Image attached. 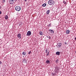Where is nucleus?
Here are the masks:
<instances>
[{
    "label": "nucleus",
    "mask_w": 76,
    "mask_h": 76,
    "mask_svg": "<svg viewBox=\"0 0 76 76\" xmlns=\"http://www.w3.org/2000/svg\"><path fill=\"white\" fill-rule=\"evenodd\" d=\"M31 35V32L30 31H28L27 34L26 36H30Z\"/></svg>",
    "instance_id": "7ed1b4c3"
},
{
    "label": "nucleus",
    "mask_w": 76,
    "mask_h": 76,
    "mask_svg": "<svg viewBox=\"0 0 76 76\" xmlns=\"http://www.w3.org/2000/svg\"><path fill=\"white\" fill-rule=\"evenodd\" d=\"M48 51V50L47 49H46L45 50V52L46 53H47V51Z\"/></svg>",
    "instance_id": "a211bd4d"
},
{
    "label": "nucleus",
    "mask_w": 76,
    "mask_h": 76,
    "mask_svg": "<svg viewBox=\"0 0 76 76\" xmlns=\"http://www.w3.org/2000/svg\"><path fill=\"white\" fill-rule=\"evenodd\" d=\"M5 19H8V16L7 15H6L5 16Z\"/></svg>",
    "instance_id": "ddd939ff"
},
{
    "label": "nucleus",
    "mask_w": 76,
    "mask_h": 76,
    "mask_svg": "<svg viewBox=\"0 0 76 76\" xmlns=\"http://www.w3.org/2000/svg\"><path fill=\"white\" fill-rule=\"evenodd\" d=\"M9 3L11 4H13V3L14 2V1L13 0H9Z\"/></svg>",
    "instance_id": "20e7f679"
},
{
    "label": "nucleus",
    "mask_w": 76,
    "mask_h": 76,
    "mask_svg": "<svg viewBox=\"0 0 76 76\" xmlns=\"http://www.w3.org/2000/svg\"><path fill=\"white\" fill-rule=\"evenodd\" d=\"M49 39H51V37L50 36H49Z\"/></svg>",
    "instance_id": "a878e982"
},
{
    "label": "nucleus",
    "mask_w": 76,
    "mask_h": 76,
    "mask_svg": "<svg viewBox=\"0 0 76 76\" xmlns=\"http://www.w3.org/2000/svg\"><path fill=\"white\" fill-rule=\"evenodd\" d=\"M39 34L40 35H43V33H42V31H40L39 32Z\"/></svg>",
    "instance_id": "f8f14e48"
},
{
    "label": "nucleus",
    "mask_w": 76,
    "mask_h": 76,
    "mask_svg": "<svg viewBox=\"0 0 76 76\" xmlns=\"http://www.w3.org/2000/svg\"><path fill=\"white\" fill-rule=\"evenodd\" d=\"M2 1L3 3H4L5 1V0H3Z\"/></svg>",
    "instance_id": "5701e85b"
},
{
    "label": "nucleus",
    "mask_w": 76,
    "mask_h": 76,
    "mask_svg": "<svg viewBox=\"0 0 76 76\" xmlns=\"http://www.w3.org/2000/svg\"><path fill=\"white\" fill-rule=\"evenodd\" d=\"M46 63L47 64H49V63H50V60H47L46 61Z\"/></svg>",
    "instance_id": "0eeeda50"
},
{
    "label": "nucleus",
    "mask_w": 76,
    "mask_h": 76,
    "mask_svg": "<svg viewBox=\"0 0 76 76\" xmlns=\"http://www.w3.org/2000/svg\"><path fill=\"white\" fill-rule=\"evenodd\" d=\"M70 31H69V30H66V33L67 34H69V33H70Z\"/></svg>",
    "instance_id": "9d476101"
},
{
    "label": "nucleus",
    "mask_w": 76,
    "mask_h": 76,
    "mask_svg": "<svg viewBox=\"0 0 76 76\" xmlns=\"http://www.w3.org/2000/svg\"><path fill=\"white\" fill-rule=\"evenodd\" d=\"M48 27H50H50H51V24H49L48 25Z\"/></svg>",
    "instance_id": "6ab92c4d"
},
{
    "label": "nucleus",
    "mask_w": 76,
    "mask_h": 76,
    "mask_svg": "<svg viewBox=\"0 0 76 76\" xmlns=\"http://www.w3.org/2000/svg\"><path fill=\"white\" fill-rule=\"evenodd\" d=\"M27 1V0H24V1L26 2Z\"/></svg>",
    "instance_id": "c756f323"
},
{
    "label": "nucleus",
    "mask_w": 76,
    "mask_h": 76,
    "mask_svg": "<svg viewBox=\"0 0 76 76\" xmlns=\"http://www.w3.org/2000/svg\"><path fill=\"white\" fill-rule=\"evenodd\" d=\"M47 38H49V37H48V36H47Z\"/></svg>",
    "instance_id": "7c9ffc66"
},
{
    "label": "nucleus",
    "mask_w": 76,
    "mask_h": 76,
    "mask_svg": "<svg viewBox=\"0 0 76 76\" xmlns=\"http://www.w3.org/2000/svg\"><path fill=\"white\" fill-rule=\"evenodd\" d=\"M15 9L17 11H18V12H19V11H20V10H21V8L20 7L18 6L15 7Z\"/></svg>",
    "instance_id": "f03ea898"
},
{
    "label": "nucleus",
    "mask_w": 76,
    "mask_h": 76,
    "mask_svg": "<svg viewBox=\"0 0 76 76\" xmlns=\"http://www.w3.org/2000/svg\"><path fill=\"white\" fill-rule=\"evenodd\" d=\"M31 51H30L28 52V54H31Z\"/></svg>",
    "instance_id": "412c9836"
},
{
    "label": "nucleus",
    "mask_w": 76,
    "mask_h": 76,
    "mask_svg": "<svg viewBox=\"0 0 76 76\" xmlns=\"http://www.w3.org/2000/svg\"><path fill=\"white\" fill-rule=\"evenodd\" d=\"M58 59H57L56 60V63H58Z\"/></svg>",
    "instance_id": "4be33fe9"
},
{
    "label": "nucleus",
    "mask_w": 76,
    "mask_h": 76,
    "mask_svg": "<svg viewBox=\"0 0 76 76\" xmlns=\"http://www.w3.org/2000/svg\"><path fill=\"white\" fill-rule=\"evenodd\" d=\"M49 54H50V53H49V52L48 51V52L47 53L46 56H49Z\"/></svg>",
    "instance_id": "f3484780"
},
{
    "label": "nucleus",
    "mask_w": 76,
    "mask_h": 76,
    "mask_svg": "<svg viewBox=\"0 0 76 76\" xmlns=\"http://www.w3.org/2000/svg\"><path fill=\"white\" fill-rule=\"evenodd\" d=\"M62 45V44L61 43H59L58 44V46H59V47H61V45Z\"/></svg>",
    "instance_id": "1a4fd4ad"
},
{
    "label": "nucleus",
    "mask_w": 76,
    "mask_h": 76,
    "mask_svg": "<svg viewBox=\"0 0 76 76\" xmlns=\"http://www.w3.org/2000/svg\"><path fill=\"white\" fill-rule=\"evenodd\" d=\"M64 44H65V45L67 44V42H65L64 43Z\"/></svg>",
    "instance_id": "b1692460"
},
{
    "label": "nucleus",
    "mask_w": 76,
    "mask_h": 76,
    "mask_svg": "<svg viewBox=\"0 0 76 76\" xmlns=\"http://www.w3.org/2000/svg\"><path fill=\"white\" fill-rule=\"evenodd\" d=\"M2 64V62H1V61H0V64Z\"/></svg>",
    "instance_id": "393cba45"
},
{
    "label": "nucleus",
    "mask_w": 76,
    "mask_h": 76,
    "mask_svg": "<svg viewBox=\"0 0 76 76\" xmlns=\"http://www.w3.org/2000/svg\"><path fill=\"white\" fill-rule=\"evenodd\" d=\"M48 3L49 5H54V1L52 0H50L48 1Z\"/></svg>",
    "instance_id": "f257e3e1"
},
{
    "label": "nucleus",
    "mask_w": 76,
    "mask_h": 76,
    "mask_svg": "<svg viewBox=\"0 0 76 76\" xmlns=\"http://www.w3.org/2000/svg\"><path fill=\"white\" fill-rule=\"evenodd\" d=\"M1 11H0V15H1Z\"/></svg>",
    "instance_id": "bb28decb"
},
{
    "label": "nucleus",
    "mask_w": 76,
    "mask_h": 76,
    "mask_svg": "<svg viewBox=\"0 0 76 76\" xmlns=\"http://www.w3.org/2000/svg\"><path fill=\"white\" fill-rule=\"evenodd\" d=\"M23 61H24L25 63H27L26 62V59H24L23 60Z\"/></svg>",
    "instance_id": "2eb2a0df"
},
{
    "label": "nucleus",
    "mask_w": 76,
    "mask_h": 76,
    "mask_svg": "<svg viewBox=\"0 0 76 76\" xmlns=\"http://www.w3.org/2000/svg\"><path fill=\"white\" fill-rule=\"evenodd\" d=\"M63 2H64V4H66V3H67V2H66V1H63Z\"/></svg>",
    "instance_id": "aec40b11"
},
{
    "label": "nucleus",
    "mask_w": 76,
    "mask_h": 76,
    "mask_svg": "<svg viewBox=\"0 0 76 76\" xmlns=\"http://www.w3.org/2000/svg\"><path fill=\"white\" fill-rule=\"evenodd\" d=\"M21 34L20 33L18 34H17V37L19 39H20L21 38Z\"/></svg>",
    "instance_id": "39448f33"
},
{
    "label": "nucleus",
    "mask_w": 76,
    "mask_h": 76,
    "mask_svg": "<svg viewBox=\"0 0 76 76\" xmlns=\"http://www.w3.org/2000/svg\"><path fill=\"white\" fill-rule=\"evenodd\" d=\"M56 54L58 56H60V52H57L56 53Z\"/></svg>",
    "instance_id": "6e6552de"
},
{
    "label": "nucleus",
    "mask_w": 76,
    "mask_h": 76,
    "mask_svg": "<svg viewBox=\"0 0 76 76\" xmlns=\"http://www.w3.org/2000/svg\"><path fill=\"white\" fill-rule=\"evenodd\" d=\"M1 9V6H0V10Z\"/></svg>",
    "instance_id": "c85d7f7f"
},
{
    "label": "nucleus",
    "mask_w": 76,
    "mask_h": 76,
    "mask_svg": "<svg viewBox=\"0 0 76 76\" xmlns=\"http://www.w3.org/2000/svg\"><path fill=\"white\" fill-rule=\"evenodd\" d=\"M14 1H17V0H13Z\"/></svg>",
    "instance_id": "cd10ccee"
},
{
    "label": "nucleus",
    "mask_w": 76,
    "mask_h": 76,
    "mask_svg": "<svg viewBox=\"0 0 76 76\" xmlns=\"http://www.w3.org/2000/svg\"><path fill=\"white\" fill-rule=\"evenodd\" d=\"M49 31L50 32L51 34H54V31L53 30L49 29Z\"/></svg>",
    "instance_id": "423d86ee"
},
{
    "label": "nucleus",
    "mask_w": 76,
    "mask_h": 76,
    "mask_svg": "<svg viewBox=\"0 0 76 76\" xmlns=\"http://www.w3.org/2000/svg\"><path fill=\"white\" fill-rule=\"evenodd\" d=\"M50 10H48V11L46 12V14H49L50 13Z\"/></svg>",
    "instance_id": "9b49d317"
},
{
    "label": "nucleus",
    "mask_w": 76,
    "mask_h": 76,
    "mask_svg": "<svg viewBox=\"0 0 76 76\" xmlns=\"http://www.w3.org/2000/svg\"><path fill=\"white\" fill-rule=\"evenodd\" d=\"M22 54L23 55L25 56V55H26V53L25 52H23L22 53Z\"/></svg>",
    "instance_id": "dca6fc26"
},
{
    "label": "nucleus",
    "mask_w": 76,
    "mask_h": 76,
    "mask_svg": "<svg viewBox=\"0 0 76 76\" xmlns=\"http://www.w3.org/2000/svg\"><path fill=\"white\" fill-rule=\"evenodd\" d=\"M75 39H76V37L75 38Z\"/></svg>",
    "instance_id": "2f4dec72"
},
{
    "label": "nucleus",
    "mask_w": 76,
    "mask_h": 76,
    "mask_svg": "<svg viewBox=\"0 0 76 76\" xmlns=\"http://www.w3.org/2000/svg\"><path fill=\"white\" fill-rule=\"evenodd\" d=\"M46 4L45 3L42 5V6H43V7H45V6H46Z\"/></svg>",
    "instance_id": "4468645a"
}]
</instances>
